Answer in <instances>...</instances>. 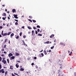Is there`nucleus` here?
I'll use <instances>...</instances> for the list:
<instances>
[{"instance_id": "de8ad7c7", "label": "nucleus", "mask_w": 76, "mask_h": 76, "mask_svg": "<svg viewBox=\"0 0 76 76\" xmlns=\"http://www.w3.org/2000/svg\"><path fill=\"white\" fill-rule=\"evenodd\" d=\"M2 28H3V27H2V26H0V29H1Z\"/></svg>"}, {"instance_id": "4468645a", "label": "nucleus", "mask_w": 76, "mask_h": 76, "mask_svg": "<svg viewBox=\"0 0 76 76\" xmlns=\"http://www.w3.org/2000/svg\"><path fill=\"white\" fill-rule=\"evenodd\" d=\"M13 16H14V18H15L16 17H17V16H18V15L14 14L13 15Z\"/></svg>"}, {"instance_id": "a878e982", "label": "nucleus", "mask_w": 76, "mask_h": 76, "mask_svg": "<svg viewBox=\"0 0 76 76\" xmlns=\"http://www.w3.org/2000/svg\"><path fill=\"white\" fill-rule=\"evenodd\" d=\"M38 36H42V35L41 34H38Z\"/></svg>"}, {"instance_id": "f3484780", "label": "nucleus", "mask_w": 76, "mask_h": 76, "mask_svg": "<svg viewBox=\"0 0 76 76\" xmlns=\"http://www.w3.org/2000/svg\"><path fill=\"white\" fill-rule=\"evenodd\" d=\"M20 71H23V70H24V69L21 68L20 69Z\"/></svg>"}, {"instance_id": "680f3d73", "label": "nucleus", "mask_w": 76, "mask_h": 76, "mask_svg": "<svg viewBox=\"0 0 76 76\" xmlns=\"http://www.w3.org/2000/svg\"><path fill=\"white\" fill-rule=\"evenodd\" d=\"M51 50H49V53H51Z\"/></svg>"}, {"instance_id": "b1692460", "label": "nucleus", "mask_w": 76, "mask_h": 76, "mask_svg": "<svg viewBox=\"0 0 76 76\" xmlns=\"http://www.w3.org/2000/svg\"><path fill=\"white\" fill-rule=\"evenodd\" d=\"M31 32H32V35H33V36L34 35V30L32 31Z\"/></svg>"}, {"instance_id": "72a5a7b5", "label": "nucleus", "mask_w": 76, "mask_h": 76, "mask_svg": "<svg viewBox=\"0 0 76 76\" xmlns=\"http://www.w3.org/2000/svg\"><path fill=\"white\" fill-rule=\"evenodd\" d=\"M11 75H12V76H16V75H14V74H13V73H12V74H11Z\"/></svg>"}, {"instance_id": "4d7b16f0", "label": "nucleus", "mask_w": 76, "mask_h": 76, "mask_svg": "<svg viewBox=\"0 0 76 76\" xmlns=\"http://www.w3.org/2000/svg\"><path fill=\"white\" fill-rule=\"evenodd\" d=\"M5 47H6V45H4V48H5Z\"/></svg>"}, {"instance_id": "e2e57ef3", "label": "nucleus", "mask_w": 76, "mask_h": 76, "mask_svg": "<svg viewBox=\"0 0 76 76\" xmlns=\"http://www.w3.org/2000/svg\"><path fill=\"white\" fill-rule=\"evenodd\" d=\"M5 5H2V7H4Z\"/></svg>"}, {"instance_id": "7ed1b4c3", "label": "nucleus", "mask_w": 76, "mask_h": 76, "mask_svg": "<svg viewBox=\"0 0 76 76\" xmlns=\"http://www.w3.org/2000/svg\"><path fill=\"white\" fill-rule=\"evenodd\" d=\"M2 62H3V63L4 64H6V63H7V62L5 60H2Z\"/></svg>"}, {"instance_id": "423d86ee", "label": "nucleus", "mask_w": 76, "mask_h": 76, "mask_svg": "<svg viewBox=\"0 0 76 76\" xmlns=\"http://www.w3.org/2000/svg\"><path fill=\"white\" fill-rule=\"evenodd\" d=\"M14 33H12L10 35V38H12V37H13L14 36Z\"/></svg>"}, {"instance_id": "5fc2aeb1", "label": "nucleus", "mask_w": 76, "mask_h": 76, "mask_svg": "<svg viewBox=\"0 0 76 76\" xmlns=\"http://www.w3.org/2000/svg\"><path fill=\"white\" fill-rule=\"evenodd\" d=\"M34 60H36V59H37V57L36 56L34 57Z\"/></svg>"}, {"instance_id": "c03bdc74", "label": "nucleus", "mask_w": 76, "mask_h": 76, "mask_svg": "<svg viewBox=\"0 0 76 76\" xmlns=\"http://www.w3.org/2000/svg\"><path fill=\"white\" fill-rule=\"evenodd\" d=\"M1 51H4V49H2L1 50Z\"/></svg>"}, {"instance_id": "09e8293b", "label": "nucleus", "mask_w": 76, "mask_h": 76, "mask_svg": "<svg viewBox=\"0 0 76 76\" xmlns=\"http://www.w3.org/2000/svg\"><path fill=\"white\" fill-rule=\"evenodd\" d=\"M2 19H3V20H5V18L4 17H3L2 18Z\"/></svg>"}, {"instance_id": "ddd939ff", "label": "nucleus", "mask_w": 76, "mask_h": 76, "mask_svg": "<svg viewBox=\"0 0 76 76\" xmlns=\"http://www.w3.org/2000/svg\"><path fill=\"white\" fill-rule=\"evenodd\" d=\"M15 56H19V54L18 53H15Z\"/></svg>"}, {"instance_id": "f257e3e1", "label": "nucleus", "mask_w": 76, "mask_h": 76, "mask_svg": "<svg viewBox=\"0 0 76 76\" xmlns=\"http://www.w3.org/2000/svg\"><path fill=\"white\" fill-rule=\"evenodd\" d=\"M44 56V54L43 53H41L39 55V57H42Z\"/></svg>"}, {"instance_id": "6e6552de", "label": "nucleus", "mask_w": 76, "mask_h": 76, "mask_svg": "<svg viewBox=\"0 0 76 76\" xmlns=\"http://www.w3.org/2000/svg\"><path fill=\"white\" fill-rule=\"evenodd\" d=\"M12 12H13V13H15V12H16V10H15V9H12Z\"/></svg>"}, {"instance_id": "473e14b6", "label": "nucleus", "mask_w": 76, "mask_h": 76, "mask_svg": "<svg viewBox=\"0 0 76 76\" xmlns=\"http://www.w3.org/2000/svg\"><path fill=\"white\" fill-rule=\"evenodd\" d=\"M54 46H53V47H51L50 48L51 49H53V48H54Z\"/></svg>"}, {"instance_id": "0eeeda50", "label": "nucleus", "mask_w": 76, "mask_h": 76, "mask_svg": "<svg viewBox=\"0 0 76 76\" xmlns=\"http://www.w3.org/2000/svg\"><path fill=\"white\" fill-rule=\"evenodd\" d=\"M9 57H11V56H13V55L12 53H10L8 55Z\"/></svg>"}, {"instance_id": "39448f33", "label": "nucleus", "mask_w": 76, "mask_h": 76, "mask_svg": "<svg viewBox=\"0 0 76 76\" xmlns=\"http://www.w3.org/2000/svg\"><path fill=\"white\" fill-rule=\"evenodd\" d=\"M22 41L23 42V44H24L25 46V47H27V45L25 44V42L24 41V40H22Z\"/></svg>"}, {"instance_id": "20e7f679", "label": "nucleus", "mask_w": 76, "mask_h": 76, "mask_svg": "<svg viewBox=\"0 0 76 76\" xmlns=\"http://www.w3.org/2000/svg\"><path fill=\"white\" fill-rule=\"evenodd\" d=\"M60 45H63V46H65V44L62 42H61Z\"/></svg>"}, {"instance_id": "4be33fe9", "label": "nucleus", "mask_w": 76, "mask_h": 76, "mask_svg": "<svg viewBox=\"0 0 76 76\" xmlns=\"http://www.w3.org/2000/svg\"><path fill=\"white\" fill-rule=\"evenodd\" d=\"M49 42V41H48L47 42H44V44H48Z\"/></svg>"}, {"instance_id": "bf43d9fd", "label": "nucleus", "mask_w": 76, "mask_h": 76, "mask_svg": "<svg viewBox=\"0 0 76 76\" xmlns=\"http://www.w3.org/2000/svg\"><path fill=\"white\" fill-rule=\"evenodd\" d=\"M54 42H56V39H55Z\"/></svg>"}, {"instance_id": "79ce46f5", "label": "nucleus", "mask_w": 76, "mask_h": 76, "mask_svg": "<svg viewBox=\"0 0 76 76\" xmlns=\"http://www.w3.org/2000/svg\"><path fill=\"white\" fill-rule=\"evenodd\" d=\"M22 33L21 32L20 33V36H21V35H22Z\"/></svg>"}, {"instance_id": "5701e85b", "label": "nucleus", "mask_w": 76, "mask_h": 76, "mask_svg": "<svg viewBox=\"0 0 76 76\" xmlns=\"http://www.w3.org/2000/svg\"><path fill=\"white\" fill-rule=\"evenodd\" d=\"M7 41H8V39H6L5 40V43H6V42H7Z\"/></svg>"}, {"instance_id": "13d9d810", "label": "nucleus", "mask_w": 76, "mask_h": 76, "mask_svg": "<svg viewBox=\"0 0 76 76\" xmlns=\"http://www.w3.org/2000/svg\"><path fill=\"white\" fill-rule=\"evenodd\" d=\"M1 56H2V57H4V55L3 54H2L1 55Z\"/></svg>"}, {"instance_id": "2eb2a0df", "label": "nucleus", "mask_w": 76, "mask_h": 76, "mask_svg": "<svg viewBox=\"0 0 76 76\" xmlns=\"http://www.w3.org/2000/svg\"><path fill=\"white\" fill-rule=\"evenodd\" d=\"M51 73L52 74V75H53V74H54L55 73V71H53L51 72Z\"/></svg>"}, {"instance_id": "f03ea898", "label": "nucleus", "mask_w": 76, "mask_h": 76, "mask_svg": "<svg viewBox=\"0 0 76 76\" xmlns=\"http://www.w3.org/2000/svg\"><path fill=\"white\" fill-rule=\"evenodd\" d=\"M0 73H4V69H2L0 70Z\"/></svg>"}, {"instance_id": "7c9ffc66", "label": "nucleus", "mask_w": 76, "mask_h": 76, "mask_svg": "<svg viewBox=\"0 0 76 76\" xmlns=\"http://www.w3.org/2000/svg\"><path fill=\"white\" fill-rule=\"evenodd\" d=\"M7 61L8 63H9V59H7Z\"/></svg>"}, {"instance_id": "2f4dec72", "label": "nucleus", "mask_w": 76, "mask_h": 76, "mask_svg": "<svg viewBox=\"0 0 76 76\" xmlns=\"http://www.w3.org/2000/svg\"><path fill=\"white\" fill-rule=\"evenodd\" d=\"M61 60H60V59H59V64H60V65H61V64H60L59 62H60Z\"/></svg>"}, {"instance_id": "0e129e2a", "label": "nucleus", "mask_w": 76, "mask_h": 76, "mask_svg": "<svg viewBox=\"0 0 76 76\" xmlns=\"http://www.w3.org/2000/svg\"><path fill=\"white\" fill-rule=\"evenodd\" d=\"M15 18V19H18V17L17 16V17H16Z\"/></svg>"}, {"instance_id": "37998d69", "label": "nucleus", "mask_w": 76, "mask_h": 76, "mask_svg": "<svg viewBox=\"0 0 76 76\" xmlns=\"http://www.w3.org/2000/svg\"><path fill=\"white\" fill-rule=\"evenodd\" d=\"M35 31L36 34H38V31H36V30H35Z\"/></svg>"}, {"instance_id": "3c124183", "label": "nucleus", "mask_w": 76, "mask_h": 76, "mask_svg": "<svg viewBox=\"0 0 76 76\" xmlns=\"http://www.w3.org/2000/svg\"><path fill=\"white\" fill-rule=\"evenodd\" d=\"M15 20L16 22H18V20H16L15 19Z\"/></svg>"}, {"instance_id": "338daca9", "label": "nucleus", "mask_w": 76, "mask_h": 76, "mask_svg": "<svg viewBox=\"0 0 76 76\" xmlns=\"http://www.w3.org/2000/svg\"><path fill=\"white\" fill-rule=\"evenodd\" d=\"M25 26H22V28H23V29H24V28Z\"/></svg>"}, {"instance_id": "a211bd4d", "label": "nucleus", "mask_w": 76, "mask_h": 76, "mask_svg": "<svg viewBox=\"0 0 76 76\" xmlns=\"http://www.w3.org/2000/svg\"><path fill=\"white\" fill-rule=\"evenodd\" d=\"M43 52H44V53L45 54V55H47V52H46V51L44 50Z\"/></svg>"}, {"instance_id": "dca6fc26", "label": "nucleus", "mask_w": 76, "mask_h": 76, "mask_svg": "<svg viewBox=\"0 0 76 76\" xmlns=\"http://www.w3.org/2000/svg\"><path fill=\"white\" fill-rule=\"evenodd\" d=\"M12 33V32H9L8 34H7V35H9Z\"/></svg>"}, {"instance_id": "9d476101", "label": "nucleus", "mask_w": 76, "mask_h": 76, "mask_svg": "<svg viewBox=\"0 0 76 76\" xmlns=\"http://www.w3.org/2000/svg\"><path fill=\"white\" fill-rule=\"evenodd\" d=\"M54 34H52L51 36H50V38H53V37H54Z\"/></svg>"}, {"instance_id": "9b49d317", "label": "nucleus", "mask_w": 76, "mask_h": 76, "mask_svg": "<svg viewBox=\"0 0 76 76\" xmlns=\"http://www.w3.org/2000/svg\"><path fill=\"white\" fill-rule=\"evenodd\" d=\"M15 56H12L11 57V59L12 60H13V59H15Z\"/></svg>"}, {"instance_id": "69168bd1", "label": "nucleus", "mask_w": 76, "mask_h": 76, "mask_svg": "<svg viewBox=\"0 0 76 76\" xmlns=\"http://www.w3.org/2000/svg\"><path fill=\"white\" fill-rule=\"evenodd\" d=\"M7 13H10V12H9V11H7Z\"/></svg>"}, {"instance_id": "4c0bfd02", "label": "nucleus", "mask_w": 76, "mask_h": 76, "mask_svg": "<svg viewBox=\"0 0 76 76\" xmlns=\"http://www.w3.org/2000/svg\"><path fill=\"white\" fill-rule=\"evenodd\" d=\"M2 67H1V65L0 64V70L1 69Z\"/></svg>"}, {"instance_id": "aec40b11", "label": "nucleus", "mask_w": 76, "mask_h": 76, "mask_svg": "<svg viewBox=\"0 0 76 76\" xmlns=\"http://www.w3.org/2000/svg\"><path fill=\"white\" fill-rule=\"evenodd\" d=\"M13 66H10V69H13Z\"/></svg>"}, {"instance_id": "cd10ccee", "label": "nucleus", "mask_w": 76, "mask_h": 76, "mask_svg": "<svg viewBox=\"0 0 76 76\" xmlns=\"http://www.w3.org/2000/svg\"><path fill=\"white\" fill-rule=\"evenodd\" d=\"M32 21L34 23H35L36 22V20H32Z\"/></svg>"}, {"instance_id": "1a4fd4ad", "label": "nucleus", "mask_w": 76, "mask_h": 76, "mask_svg": "<svg viewBox=\"0 0 76 76\" xmlns=\"http://www.w3.org/2000/svg\"><path fill=\"white\" fill-rule=\"evenodd\" d=\"M6 35H7V33H5L3 35V37H4V36H6Z\"/></svg>"}, {"instance_id": "603ef678", "label": "nucleus", "mask_w": 76, "mask_h": 76, "mask_svg": "<svg viewBox=\"0 0 76 76\" xmlns=\"http://www.w3.org/2000/svg\"><path fill=\"white\" fill-rule=\"evenodd\" d=\"M23 38H26V35H24L23 36Z\"/></svg>"}, {"instance_id": "6ab92c4d", "label": "nucleus", "mask_w": 76, "mask_h": 76, "mask_svg": "<svg viewBox=\"0 0 76 76\" xmlns=\"http://www.w3.org/2000/svg\"><path fill=\"white\" fill-rule=\"evenodd\" d=\"M3 15V16H6V14L5 13H4Z\"/></svg>"}, {"instance_id": "393cba45", "label": "nucleus", "mask_w": 76, "mask_h": 76, "mask_svg": "<svg viewBox=\"0 0 76 76\" xmlns=\"http://www.w3.org/2000/svg\"><path fill=\"white\" fill-rule=\"evenodd\" d=\"M15 25H18V23L16 22L15 23Z\"/></svg>"}, {"instance_id": "a19ab883", "label": "nucleus", "mask_w": 76, "mask_h": 76, "mask_svg": "<svg viewBox=\"0 0 76 76\" xmlns=\"http://www.w3.org/2000/svg\"><path fill=\"white\" fill-rule=\"evenodd\" d=\"M34 29L35 30L36 29V27H33Z\"/></svg>"}, {"instance_id": "8fccbe9b", "label": "nucleus", "mask_w": 76, "mask_h": 76, "mask_svg": "<svg viewBox=\"0 0 76 76\" xmlns=\"http://www.w3.org/2000/svg\"><path fill=\"white\" fill-rule=\"evenodd\" d=\"M17 62L18 63H20V61H17Z\"/></svg>"}, {"instance_id": "864d4df0", "label": "nucleus", "mask_w": 76, "mask_h": 76, "mask_svg": "<svg viewBox=\"0 0 76 76\" xmlns=\"http://www.w3.org/2000/svg\"><path fill=\"white\" fill-rule=\"evenodd\" d=\"M36 69H38V67L37 65H36Z\"/></svg>"}, {"instance_id": "412c9836", "label": "nucleus", "mask_w": 76, "mask_h": 76, "mask_svg": "<svg viewBox=\"0 0 76 76\" xmlns=\"http://www.w3.org/2000/svg\"><path fill=\"white\" fill-rule=\"evenodd\" d=\"M15 66H16L17 68H18V67H19V65H18V64H16L15 65Z\"/></svg>"}, {"instance_id": "c9c22d12", "label": "nucleus", "mask_w": 76, "mask_h": 76, "mask_svg": "<svg viewBox=\"0 0 76 76\" xmlns=\"http://www.w3.org/2000/svg\"><path fill=\"white\" fill-rule=\"evenodd\" d=\"M19 37L18 36H17V37H16V39H18V38H19Z\"/></svg>"}, {"instance_id": "a18cd8bd", "label": "nucleus", "mask_w": 76, "mask_h": 76, "mask_svg": "<svg viewBox=\"0 0 76 76\" xmlns=\"http://www.w3.org/2000/svg\"><path fill=\"white\" fill-rule=\"evenodd\" d=\"M37 31H38V32H39V31H40V30H39V29H38Z\"/></svg>"}, {"instance_id": "ea45409f", "label": "nucleus", "mask_w": 76, "mask_h": 76, "mask_svg": "<svg viewBox=\"0 0 76 76\" xmlns=\"http://www.w3.org/2000/svg\"><path fill=\"white\" fill-rule=\"evenodd\" d=\"M2 58H1V57L0 56V61H1V60Z\"/></svg>"}, {"instance_id": "bb28decb", "label": "nucleus", "mask_w": 76, "mask_h": 76, "mask_svg": "<svg viewBox=\"0 0 76 76\" xmlns=\"http://www.w3.org/2000/svg\"><path fill=\"white\" fill-rule=\"evenodd\" d=\"M14 74H15V75H16L17 76H19V75H18V74L15 72L14 73Z\"/></svg>"}, {"instance_id": "e433bc0d", "label": "nucleus", "mask_w": 76, "mask_h": 76, "mask_svg": "<svg viewBox=\"0 0 76 76\" xmlns=\"http://www.w3.org/2000/svg\"><path fill=\"white\" fill-rule=\"evenodd\" d=\"M29 18H30V19H32V16H29Z\"/></svg>"}, {"instance_id": "49530a36", "label": "nucleus", "mask_w": 76, "mask_h": 76, "mask_svg": "<svg viewBox=\"0 0 76 76\" xmlns=\"http://www.w3.org/2000/svg\"><path fill=\"white\" fill-rule=\"evenodd\" d=\"M31 66H34V63H31Z\"/></svg>"}, {"instance_id": "f704fd0d", "label": "nucleus", "mask_w": 76, "mask_h": 76, "mask_svg": "<svg viewBox=\"0 0 76 76\" xmlns=\"http://www.w3.org/2000/svg\"><path fill=\"white\" fill-rule=\"evenodd\" d=\"M37 27L38 28H40V26L39 25L37 26Z\"/></svg>"}, {"instance_id": "c756f323", "label": "nucleus", "mask_w": 76, "mask_h": 76, "mask_svg": "<svg viewBox=\"0 0 76 76\" xmlns=\"http://www.w3.org/2000/svg\"><path fill=\"white\" fill-rule=\"evenodd\" d=\"M7 74V72L6 71L5 73V75H6Z\"/></svg>"}, {"instance_id": "f8f14e48", "label": "nucleus", "mask_w": 76, "mask_h": 76, "mask_svg": "<svg viewBox=\"0 0 76 76\" xmlns=\"http://www.w3.org/2000/svg\"><path fill=\"white\" fill-rule=\"evenodd\" d=\"M27 28L28 29H32V28L31 27V26H28Z\"/></svg>"}, {"instance_id": "6e6d98bb", "label": "nucleus", "mask_w": 76, "mask_h": 76, "mask_svg": "<svg viewBox=\"0 0 76 76\" xmlns=\"http://www.w3.org/2000/svg\"><path fill=\"white\" fill-rule=\"evenodd\" d=\"M4 54H7V52H6V51H4Z\"/></svg>"}, {"instance_id": "774afa93", "label": "nucleus", "mask_w": 76, "mask_h": 76, "mask_svg": "<svg viewBox=\"0 0 76 76\" xmlns=\"http://www.w3.org/2000/svg\"><path fill=\"white\" fill-rule=\"evenodd\" d=\"M8 19H10V18L9 17H8Z\"/></svg>"}, {"instance_id": "58836bf2", "label": "nucleus", "mask_w": 76, "mask_h": 76, "mask_svg": "<svg viewBox=\"0 0 76 76\" xmlns=\"http://www.w3.org/2000/svg\"><path fill=\"white\" fill-rule=\"evenodd\" d=\"M3 31H2V32H1V35H2L3 36L4 34H3Z\"/></svg>"}, {"instance_id": "c85d7f7f", "label": "nucleus", "mask_w": 76, "mask_h": 76, "mask_svg": "<svg viewBox=\"0 0 76 76\" xmlns=\"http://www.w3.org/2000/svg\"><path fill=\"white\" fill-rule=\"evenodd\" d=\"M28 20L30 22H32V20L31 19H28Z\"/></svg>"}, {"instance_id": "052dcab7", "label": "nucleus", "mask_w": 76, "mask_h": 76, "mask_svg": "<svg viewBox=\"0 0 76 76\" xmlns=\"http://www.w3.org/2000/svg\"><path fill=\"white\" fill-rule=\"evenodd\" d=\"M5 60V58H3V60Z\"/></svg>"}]
</instances>
